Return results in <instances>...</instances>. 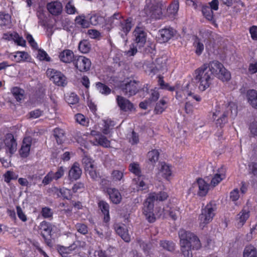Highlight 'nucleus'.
Instances as JSON below:
<instances>
[{
    "instance_id": "obj_24",
    "label": "nucleus",
    "mask_w": 257,
    "mask_h": 257,
    "mask_svg": "<svg viewBox=\"0 0 257 257\" xmlns=\"http://www.w3.org/2000/svg\"><path fill=\"white\" fill-rule=\"evenodd\" d=\"M32 140V138L30 137L24 138L21 148L20 150V154L22 157L26 158L29 155Z\"/></svg>"
},
{
    "instance_id": "obj_58",
    "label": "nucleus",
    "mask_w": 257,
    "mask_h": 257,
    "mask_svg": "<svg viewBox=\"0 0 257 257\" xmlns=\"http://www.w3.org/2000/svg\"><path fill=\"white\" fill-rule=\"evenodd\" d=\"M179 208L177 207L170 208L169 210V215L172 219L176 220L180 215Z\"/></svg>"
},
{
    "instance_id": "obj_51",
    "label": "nucleus",
    "mask_w": 257,
    "mask_h": 257,
    "mask_svg": "<svg viewBox=\"0 0 257 257\" xmlns=\"http://www.w3.org/2000/svg\"><path fill=\"white\" fill-rule=\"evenodd\" d=\"M18 176L12 171H7L4 175V180L9 183L12 180H16Z\"/></svg>"
},
{
    "instance_id": "obj_40",
    "label": "nucleus",
    "mask_w": 257,
    "mask_h": 257,
    "mask_svg": "<svg viewBox=\"0 0 257 257\" xmlns=\"http://www.w3.org/2000/svg\"><path fill=\"white\" fill-rule=\"evenodd\" d=\"M40 229L44 233L50 235L52 230V225L49 222L43 221L40 223Z\"/></svg>"
},
{
    "instance_id": "obj_46",
    "label": "nucleus",
    "mask_w": 257,
    "mask_h": 257,
    "mask_svg": "<svg viewBox=\"0 0 257 257\" xmlns=\"http://www.w3.org/2000/svg\"><path fill=\"white\" fill-rule=\"evenodd\" d=\"M66 101L70 105L77 104L79 101V98L74 93L67 94L65 96Z\"/></svg>"
},
{
    "instance_id": "obj_62",
    "label": "nucleus",
    "mask_w": 257,
    "mask_h": 257,
    "mask_svg": "<svg viewBox=\"0 0 257 257\" xmlns=\"http://www.w3.org/2000/svg\"><path fill=\"white\" fill-rule=\"evenodd\" d=\"M248 173L254 177H257V163L251 162L248 165Z\"/></svg>"
},
{
    "instance_id": "obj_28",
    "label": "nucleus",
    "mask_w": 257,
    "mask_h": 257,
    "mask_svg": "<svg viewBox=\"0 0 257 257\" xmlns=\"http://www.w3.org/2000/svg\"><path fill=\"white\" fill-rule=\"evenodd\" d=\"M107 192L111 201L114 204H118L121 200V196L118 190L115 188H108Z\"/></svg>"
},
{
    "instance_id": "obj_57",
    "label": "nucleus",
    "mask_w": 257,
    "mask_h": 257,
    "mask_svg": "<svg viewBox=\"0 0 257 257\" xmlns=\"http://www.w3.org/2000/svg\"><path fill=\"white\" fill-rule=\"evenodd\" d=\"M77 231L81 234L85 235L88 233V227L86 225L78 223L75 225Z\"/></svg>"
},
{
    "instance_id": "obj_29",
    "label": "nucleus",
    "mask_w": 257,
    "mask_h": 257,
    "mask_svg": "<svg viewBox=\"0 0 257 257\" xmlns=\"http://www.w3.org/2000/svg\"><path fill=\"white\" fill-rule=\"evenodd\" d=\"M98 206L102 213L104 214V221L107 222L109 221V205L104 201H100Z\"/></svg>"
},
{
    "instance_id": "obj_14",
    "label": "nucleus",
    "mask_w": 257,
    "mask_h": 257,
    "mask_svg": "<svg viewBox=\"0 0 257 257\" xmlns=\"http://www.w3.org/2000/svg\"><path fill=\"white\" fill-rule=\"evenodd\" d=\"M73 64L77 70L84 72L89 70L91 62L88 58L83 56H79L75 57Z\"/></svg>"
},
{
    "instance_id": "obj_44",
    "label": "nucleus",
    "mask_w": 257,
    "mask_h": 257,
    "mask_svg": "<svg viewBox=\"0 0 257 257\" xmlns=\"http://www.w3.org/2000/svg\"><path fill=\"white\" fill-rule=\"evenodd\" d=\"M14 56L15 61L18 62L27 60L30 57L28 53L24 51H17Z\"/></svg>"
},
{
    "instance_id": "obj_64",
    "label": "nucleus",
    "mask_w": 257,
    "mask_h": 257,
    "mask_svg": "<svg viewBox=\"0 0 257 257\" xmlns=\"http://www.w3.org/2000/svg\"><path fill=\"white\" fill-rule=\"evenodd\" d=\"M37 57L41 61H50V58L47 53L43 50H39L37 55Z\"/></svg>"
},
{
    "instance_id": "obj_47",
    "label": "nucleus",
    "mask_w": 257,
    "mask_h": 257,
    "mask_svg": "<svg viewBox=\"0 0 257 257\" xmlns=\"http://www.w3.org/2000/svg\"><path fill=\"white\" fill-rule=\"evenodd\" d=\"M75 244L71 245L68 247L63 246H60L58 248V251L62 256L67 255L71 253V252L75 249Z\"/></svg>"
},
{
    "instance_id": "obj_19",
    "label": "nucleus",
    "mask_w": 257,
    "mask_h": 257,
    "mask_svg": "<svg viewBox=\"0 0 257 257\" xmlns=\"http://www.w3.org/2000/svg\"><path fill=\"white\" fill-rule=\"evenodd\" d=\"M160 43H165L171 39L176 34V31L171 27L165 28L159 31Z\"/></svg>"
},
{
    "instance_id": "obj_18",
    "label": "nucleus",
    "mask_w": 257,
    "mask_h": 257,
    "mask_svg": "<svg viewBox=\"0 0 257 257\" xmlns=\"http://www.w3.org/2000/svg\"><path fill=\"white\" fill-rule=\"evenodd\" d=\"M250 215V211L248 207L244 206L241 211L235 217L236 225L240 228L244 224Z\"/></svg>"
},
{
    "instance_id": "obj_52",
    "label": "nucleus",
    "mask_w": 257,
    "mask_h": 257,
    "mask_svg": "<svg viewBox=\"0 0 257 257\" xmlns=\"http://www.w3.org/2000/svg\"><path fill=\"white\" fill-rule=\"evenodd\" d=\"M225 178V175L223 174H216L214 175L211 181V185L213 187L217 185L223 179Z\"/></svg>"
},
{
    "instance_id": "obj_48",
    "label": "nucleus",
    "mask_w": 257,
    "mask_h": 257,
    "mask_svg": "<svg viewBox=\"0 0 257 257\" xmlns=\"http://www.w3.org/2000/svg\"><path fill=\"white\" fill-rule=\"evenodd\" d=\"M142 177L140 176L139 180L138 177L133 180V183L136 185V189L138 191L139 190H144L147 188V186L145 182L141 180ZM135 189V188H134Z\"/></svg>"
},
{
    "instance_id": "obj_27",
    "label": "nucleus",
    "mask_w": 257,
    "mask_h": 257,
    "mask_svg": "<svg viewBox=\"0 0 257 257\" xmlns=\"http://www.w3.org/2000/svg\"><path fill=\"white\" fill-rule=\"evenodd\" d=\"M246 97L248 103L252 107L257 109V91L254 89L248 90Z\"/></svg>"
},
{
    "instance_id": "obj_63",
    "label": "nucleus",
    "mask_w": 257,
    "mask_h": 257,
    "mask_svg": "<svg viewBox=\"0 0 257 257\" xmlns=\"http://www.w3.org/2000/svg\"><path fill=\"white\" fill-rule=\"evenodd\" d=\"M65 11L69 15L75 14L77 11L74 6L71 2H69L65 6Z\"/></svg>"
},
{
    "instance_id": "obj_6",
    "label": "nucleus",
    "mask_w": 257,
    "mask_h": 257,
    "mask_svg": "<svg viewBox=\"0 0 257 257\" xmlns=\"http://www.w3.org/2000/svg\"><path fill=\"white\" fill-rule=\"evenodd\" d=\"M109 21L112 26L118 27L120 31L119 33L123 39H125V37L133 25L131 18L124 19L119 13L114 14L111 16L110 18Z\"/></svg>"
},
{
    "instance_id": "obj_12",
    "label": "nucleus",
    "mask_w": 257,
    "mask_h": 257,
    "mask_svg": "<svg viewBox=\"0 0 257 257\" xmlns=\"http://www.w3.org/2000/svg\"><path fill=\"white\" fill-rule=\"evenodd\" d=\"M120 88L123 94L130 97L138 92L140 88L139 81L135 80L127 81L121 84Z\"/></svg>"
},
{
    "instance_id": "obj_49",
    "label": "nucleus",
    "mask_w": 257,
    "mask_h": 257,
    "mask_svg": "<svg viewBox=\"0 0 257 257\" xmlns=\"http://www.w3.org/2000/svg\"><path fill=\"white\" fill-rule=\"evenodd\" d=\"M79 51L82 53H87L90 50V44L87 40L81 41L78 46Z\"/></svg>"
},
{
    "instance_id": "obj_23",
    "label": "nucleus",
    "mask_w": 257,
    "mask_h": 257,
    "mask_svg": "<svg viewBox=\"0 0 257 257\" xmlns=\"http://www.w3.org/2000/svg\"><path fill=\"white\" fill-rule=\"evenodd\" d=\"M115 229L116 233L124 241L128 242L131 241V236L128 233L127 227L125 224H116Z\"/></svg>"
},
{
    "instance_id": "obj_10",
    "label": "nucleus",
    "mask_w": 257,
    "mask_h": 257,
    "mask_svg": "<svg viewBox=\"0 0 257 257\" xmlns=\"http://www.w3.org/2000/svg\"><path fill=\"white\" fill-rule=\"evenodd\" d=\"M210 186V184L204 179L199 178L192 184L191 187L189 189L188 192L189 194H195L196 190L195 189L198 188L197 195L201 197H205L208 193Z\"/></svg>"
},
{
    "instance_id": "obj_2",
    "label": "nucleus",
    "mask_w": 257,
    "mask_h": 257,
    "mask_svg": "<svg viewBox=\"0 0 257 257\" xmlns=\"http://www.w3.org/2000/svg\"><path fill=\"white\" fill-rule=\"evenodd\" d=\"M230 112L231 116L234 117L237 114V106L234 102H228L221 106L216 107L213 112L212 118L215 121L217 126L222 127L227 122V115Z\"/></svg>"
},
{
    "instance_id": "obj_34",
    "label": "nucleus",
    "mask_w": 257,
    "mask_h": 257,
    "mask_svg": "<svg viewBox=\"0 0 257 257\" xmlns=\"http://www.w3.org/2000/svg\"><path fill=\"white\" fill-rule=\"evenodd\" d=\"M11 92L18 101H20L24 98V90L18 87H13L11 89Z\"/></svg>"
},
{
    "instance_id": "obj_59",
    "label": "nucleus",
    "mask_w": 257,
    "mask_h": 257,
    "mask_svg": "<svg viewBox=\"0 0 257 257\" xmlns=\"http://www.w3.org/2000/svg\"><path fill=\"white\" fill-rule=\"evenodd\" d=\"M59 193L61 194V195L64 199H69L71 198L72 194L71 191L70 189H68L66 188L63 187L59 189Z\"/></svg>"
},
{
    "instance_id": "obj_43",
    "label": "nucleus",
    "mask_w": 257,
    "mask_h": 257,
    "mask_svg": "<svg viewBox=\"0 0 257 257\" xmlns=\"http://www.w3.org/2000/svg\"><path fill=\"white\" fill-rule=\"evenodd\" d=\"M54 136L58 144H61L64 138V131L59 128H56L54 130Z\"/></svg>"
},
{
    "instance_id": "obj_53",
    "label": "nucleus",
    "mask_w": 257,
    "mask_h": 257,
    "mask_svg": "<svg viewBox=\"0 0 257 257\" xmlns=\"http://www.w3.org/2000/svg\"><path fill=\"white\" fill-rule=\"evenodd\" d=\"M129 170L132 173H134L137 176L138 179L139 180L140 176H141V171L139 164L135 163L131 164L129 166Z\"/></svg>"
},
{
    "instance_id": "obj_56",
    "label": "nucleus",
    "mask_w": 257,
    "mask_h": 257,
    "mask_svg": "<svg viewBox=\"0 0 257 257\" xmlns=\"http://www.w3.org/2000/svg\"><path fill=\"white\" fill-rule=\"evenodd\" d=\"M82 162L84 165L85 170L95 165L94 161L86 156L83 158Z\"/></svg>"
},
{
    "instance_id": "obj_7",
    "label": "nucleus",
    "mask_w": 257,
    "mask_h": 257,
    "mask_svg": "<svg viewBox=\"0 0 257 257\" xmlns=\"http://www.w3.org/2000/svg\"><path fill=\"white\" fill-rule=\"evenodd\" d=\"M134 40L136 46L133 45L130 47L128 51H125V54L127 56L135 55L137 52V47L140 49L144 46L147 40V33L143 27L137 26L133 32Z\"/></svg>"
},
{
    "instance_id": "obj_8",
    "label": "nucleus",
    "mask_w": 257,
    "mask_h": 257,
    "mask_svg": "<svg viewBox=\"0 0 257 257\" xmlns=\"http://www.w3.org/2000/svg\"><path fill=\"white\" fill-rule=\"evenodd\" d=\"M217 206L214 202L211 201L201 209L199 216V227L203 229L212 221L216 214Z\"/></svg>"
},
{
    "instance_id": "obj_60",
    "label": "nucleus",
    "mask_w": 257,
    "mask_h": 257,
    "mask_svg": "<svg viewBox=\"0 0 257 257\" xmlns=\"http://www.w3.org/2000/svg\"><path fill=\"white\" fill-rule=\"evenodd\" d=\"M53 214V213L52 209L49 207H45L42 209L41 214L44 218H52Z\"/></svg>"
},
{
    "instance_id": "obj_45",
    "label": "nucleus",
    "mask_w": 257,
    "mask_h": 257,
    "mask_svg": "<svg viewBox=\"0 0 257 257\" xmlns=\"http://www.w3.org/2000/svg\"><path fill=\"white\" fill-rule=\"evenodd\" d=\"M75 21L77 25H80L82 28H88L90 26V22L85 19L84 15L76 17Z\"/></svg>"
},
{
    "instance_id": "obj_32",
    "label": "nucleus",
    "mask_w": 257,
    "mask_h": 257,
    "mask_svg": "<svg viewBox=\"0 0 257 257\" xmlns=\"http://www.w3.org/2000/svg\"><path fill=\"white\" fill-rule=\"evenodd\" d=\"M202 13L203 16L208 21L215 23L213 11L208 6H203L202 7Z\"/></svg>"
},
{
    "instance_id": "obj_42",
    "label": "nucleus",
    "mask_w": 257,
    "mask_h": 257,
    "mask_svg": "<svg viewBox=\"0 0 257 257\" xmlns=\"http://www.w3.org/2000/svg\"><path fill=\"white\" fill-rule=\"evenodd\" d=\"M193 46L195 48V53L198 56L200 55L202 53L204 47L203 44L198 38L196 37L195 38Z\"/></svg>"
},
{
    "instance_id": "obj_17",
    "label": "nucleus",
    "mask_w": 257,
    "mask_h": 257,
    "mask_svg": "<svg viewBox=\"0 0 257 257\" xmlns=\"http://www.w3.org/2000/svg\"><path fill=\"white\" fill-rule=\"evenodd\" d=\"M48 12L53 16L60 15L63 11V5L59 1H54L48 3L46 5Z\"/></svg>"
},
{
    "instance_id": "obj_11",
    "label": "nucleus",
    "mask_w": 257,
    "mask_h": 257,
    "mask_svg": "<svg viewBox=\"0 0 257 257\" xmlns=\"http://www.w3.org/2000/svg\"><path fill=\"white\" fill-rule=\"evenodd\" d=\"M46 75L50 80L59 86H65L67 83L65 76L60 71L49 68L46 71Z\"/></svg>"
},
{
    "instance_id": "obj_20",
    "label": "nucleus",
    "mask_w": 257,
    "mask_h": 257,
    "mask_svg": "<svg viewBox=\"0 0 257 257\" xmlns=\"http://www.w3.org/2000/svg\"><path fill=\"white\" fill-rule=\"evenodd\" d=\"M2 38L8 41L13 40L17 45L22 47L26 46V41L16 32L4 33Z\"/></svg>"
},
{
    "instance_id": "obj_33",
    "label": "nucleus",
    "mask_w": 257,
    "mask_h": 257,
    "mask_svg": "<svg viewBox=\"0 0 257 257\" xmlns=\"http://www.w3.org/2000/svg\"><path fill=\"white\" fill-rule=\"evenodd\" d=\"M85 172L88 174L93 181H98L100 178L99 173L96 170V166L94 165L85 170Z\"/></svg>"
},
{
    "instance_id": "obj_25",
    "label": "nucleus",
    "mask_w": 257,
    "mask_h": 257,
    "mask_svg": "<svg viewBox=\"0 0 257 257\" xmlns=\"http://www.w3.org/2000/svg\"><path fill=\"white\" fill-rule=\"evenodd\" d=\"M59 58L61 61L65 63H70L73 62L75 57L71 50L66 49L59 53Z\"/></svg>"
},
{
    "instance_id": "obj_31",
    "label": "nucleus",
    "mask_w": 257,
    "mask_h": 257,
    "mask_svg": "<svg viewBox=\"0 0 257 257\" xmlns=\"http://www.w3.org/2000/svg\"><path fill=\"white\" fill-rule=\"evenodd\" d=\"M167 107V101L165 98H161L156 104L154 112L156 114L162 113Z\"/></svg>"
},
{
    "instance_id": "obj_41",
    "label": "nucleus",
    "mask_w": 257,
    "mask_h": 257,
    "mask_svg": "<svg viewBox=\"0 0 257 257\" xmlns=\"http://www.w3.org/2000/svg\"><path fill=\"white\" fill-rule=\"evenodd\" d=\"M96 87L97 90L102 94L107 95L109 94L111 90L105 84L101 82H97L96 83Z\"/></svg>"
},
{
    "instance_id": "obj_16",
    "label": "nucleus",
    "mask_w": 257,
    "mask_h": 257,
    "mask_svg": "<svg viewBox=\"0 0 257 257\" xmlns=\"http://www.w3.org/2000/svg\"><path fill=\"white\" fill-rule=\"evenodd\" d=\"M116 99L117 105L121 110L124 112H132L135 110L134 104L126 98L117 95Z\"/></svg>"
},
{
    "instance_id": "obj_35",
    "label": "nucleus",
    "mask_w": 257,
    "mask_h": 257,
    "mask_svg": "<svg viewBox=\"0 0 257 257\" xmlns=\"http://www.w3.org/2000/svg\"><path fill=\"white\" fill-rule=\"evenodd\" d=\"M115 125L114 121L111 119H107L104 120V126L102 129V133L105 135H108Z\"/></svg>"
},
{
    "instance_id": "obj_61",
    "label": "nucleus",
    "mask_w": 257,
    "mask_h": 257,
    "mask_svg": "<svg viewBox=\"0 0 257 257\" xmlns=\"http://www.w3.org/2000/svg\"><path fill=\"white\" fill-rule=\"evenodd\" d=\"M75 118L76 121L82 125H86L88 123L87 121L86 120L85 117L82 114L77 113L75 115Z\"/></svg>"
},
{
    "instance_id": "obj_1",
    "label": "nucleus",
    "mask_w": 257,
    "mask_h": 257,
    "mask_svg": "<svg viewBox=\"0 0 257 257\" xmlns=\"http://www.w3.org/2000/svg\"><path fill=\"white\" fill-rule=\"evenodd\" d=\"M179 237L181 251L184 257H192V250L200 248L201 244L198 236L194 233L184 229L179 230Z\"/></svg>"
},
{
    "instance_id": "obj_21",
    "label": "nucleus",
    "mask_w": 257,
    "mask_h": 257,
    "mask_svg": "<svg viewBox=\"0 0 257 257\" xmlns=\"http://www.w3.org/2000/svg\"><path fill=\"white\" fill-rule=\"evenodd\" d=\"M172 175V171L171 166L165 162L161 163L160 168L159 169V172L157 174L158 177L161 176L166 180L169 181L171 179Z\"/></svg>"
},
{
    "instance_id": "obj_9",
    "label": "nucleus",
    "mask_w": 257,
    "mask_h": 257,
    "mask_svg": "<svg viewBox=\"0 0 257 257\" xmlns=\"http://www.w3.org/2000/svg\"><path fill=\"white\" fill-rule=\"evenodd\" d=\"M161 3L156 0H147L145 8L147 17L151 19H160L162 16Z\"/></svg>"
},
{
    "instance_id": "obj_22",
    "label": "nucleus",
    "mask_w": 257,
    "mask_h": 257,
    "mask_svg": "<svg viewBox=\"0 0 257 257\" xmlns=\"http://www.w3.org/2000/svg\"><path fill=\"white\" fill-rule=\"evenodd\" d=\"M193 87L191 86V83H188L186 86L183 89H176V98L177 99L181 100L185 98H187L188 96H191L192 91L193 90Z\"/></svg>"
},
{
    "instance_id": "obj_55",
    "label": "nucleus",
    "mask_w": 257,
    "mask_h": 257,
    "mask_svg": "<svg viewBox=\"0 0 257 257\" xmlns=\"http://www.w3.org/2000/svg\"><path fill=\"white\" fill-rule=\"evenodd\" d=\"M65 171V170L63 167H58L56 172H52L53 178L55 180H58L64 176Z\"/></svg>"
},
{
    "instance_id": "obj_3",
    "label": "nucleus",
    "mask_w": 257,
    "mask_h": 257,
    "mask_svg": "<svg viewBox=\"0 0 257 257\" xmlns=\"http://www.w3.org/2000/svg\"><path fill=\"white\" fill-rule=\"evenodd\" d=\"M213 79V76L205 69V67L202 65L194 71L190 83H191L194 89L195 88L194 84H196L198 89L203 92L210 87Z\"/></svg>"
},
{
    "instance_id": "obj_26",
    "label": "nucleus",
    "mask_w": 257,
    "mask_h": 257,
    "mask_svg": "<svg viewBox=\"0 0 257 257\" xmlns=\"http://www.w3.org/2000/svg\"><path fill=\"white\" fill-rule=\"evenodd\" d=\"M82 171L79 167V164L75 162L73 164L69 172L68 177L70 180H76L78 179L81 175Z\"/></svg>"
},
{
    "instance_id": "obj_38",
    "label": "nucleus",
    "mask_w": 257,
    "mask_h": 257,
    "mask_svg": "<svg viewBox=\"0 0 257 257\" xmlns=\"http://www.w3.org/2000/svg\"><path fill=\"white\" fill-rule=\"evenodd\" d=\"M179 2L178 0H174L167 9L168 14L174 17L177 14L179 10Z\"/></svg>"
},
{
    "instance_id": "obj_54",
    "label": "nucleus",
    "mask_w": 257,
    "mask_h": 257,
    "mask_svg": "<svg viewBox=\"0 0 257 257\" xmlns=\"http://www.w3.org/2000/svg\"><path fill=\"white\" fill-rule=\"evenodd\" d=\"M159 97L160 93L158 90L157 89H152L150 92L148 100L150 103L154 102L157 101Z\"/></svg>"
},
{
    "instance_id": "obj_37",
    "label": "nucleus",
    "mask_w": 257,
    "mask_h": 257,
    "mask_svg": "<svg viewBox=\"0 0 257 257\" xmlns=\"http://www.w3.org/2000/svg\"><path fill=\"white\" fill-rule=\"evenodd\" d=\"M11 24V16L8 14L0 13V26L10 28Z\"/></svg>"
},
{
    "instance_id": "obj_15",
    "label": "nucleus",
    "mask_w": 257,
    "mask_h": 257,
    "mask_svg": "<svg viewBox=\"0 0 257 257\" xmlns=\"http://www.w3.org/2000/svg\"><path fill=\"white\" fill-rule=\"evenodd\" d=\"M90 135L93 137L92 142L94 145L101 146L104 148H108L110 147V142L107 138L102 135L100 132L96 131H91Z\"/></svg>"
},
{
    "instance_id": "obj_5",
    "label": "nucleus",
    "mask_w": 257,
    "mask_h": 257,
    "mask_svg": "<svg viewBox=\"0 0 257 257\" xmlns=\"http://www.w3.org/2000/svg\"><path fill=\"white\" fill-rule=\"evenodd\" d=\"M213 77H216L223 82L228 81L231 78V74L224 65L217 60H213L202 65Z\"/></svg>"
},
{
    "instance_id": "obj_30",
    "label": "nucleus",
    "mask_w": 257,
    "mask_h": 257,
    "mask_svg": "<svg viewBox=\"0 0 257 257\" xmlns=\"http://www.w3.org/2000/svg\"><path fill=\"white\" fill-rule=\"evenodd\" d=\"M90 24L93 26H103L105 23L104 18L98 14L92 15L89 18Z\"/></svg>"
},
{
    "instance_id": "obj_36",
    "label": "nucleus",
    "mask_w": 257,
    "mask_h": 257,
    "mask_svg": "<svg viewBox=\"0 0 257 257\" xmlns=\"http://www.w3.org/2000/svg\"><path fill=\"white\" fill-rule=\"evenodd\" d=\"M160 153L157 150H153L147 154L148 161L152 164H155L159 159Z\"/></svg>"
},
{
    "instance_id": "obj_39",
    "label": "nucleus",
    "mask_w": 257,
    "mask_h": 257,
    "mask_svg": "<svg viewBox=\"0 0 257 257\" xmlns=\"http://www.w3.org/2000/svg\"><path fill=\"white\" fill-rule=\"evenodd\" d=\"M243 257H257L256 249L252 245L246 246L243 251Z\"/></svg>"
},
{
    "instance_id": "obj_50",
    "label": "nucleus",
    "mask_w": 257,
    "mask_h": 257,
    "mask_svg": "<svg viewBox=\"0 0 257 257\" xmlns=\"http://www.w3.org/2000/svg\"><path fill=\"white\" fill-rule=\"evenodd\" d=\"M160 245L164 249L169 251H173L175 249V243L172 241L161 240L160 241Z\"/></svg>"
},
{
    "instance_id": "obj_4",
    "label": "nucleus",
    "mask_w": 257,
    "mask_h": 257,
    "mask_svg": "<svg viewBox=\"0 0 257 257\" xmlns=\"http://www.w3.org/2000/svg\"><path fill=\"white\" fill-rule=\"evenodd\" d=\"M168 197L167 193L164 191H161L159 193L152 192L149 194L144 204L143 213L149 222L152 223L156 220V217L153 212L154 201H163L166 200Z\"/></svg>"
},
{
    "instance_id": "obj_13",
    "label": "nucleus",
    "mask_w": 257,
    "mask_h": 257,
    "mask_svg": "<svg viewBox=\"0 0 257 257\" xmlns=\"http://www.w3.org/2000/svg\"><path fill=\"white\" fill-rule=\"evenodd\" d=\"M4 143L10 154H12L16 151L17 143L12 134H7L5 140L0 137V150L2 148Z\"/></svg>"
}]
</instances>
